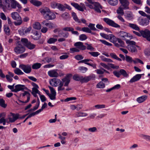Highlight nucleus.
Returning a JSON list of instances; mask_svg holds the SVG:
<instances>
[{
    "label": "nucleus",
    "instance_id": "obj_1",
    "mask_svg": "<svg viewBox=\"0 0 150 150\" xmlns=\"http://www.w3.org/2000/svg\"><path fill=\"white\" fill-rule=\"evenodd\" d=\"M71 74L67 75L66 77L62 79L61 81L59 79L57 78H53L51 80L50 83L54 86H57L58 84L59 86L58 88V91H63L65 89L64 86H68L70 82V78L71 77Z\"/></svg>",
    "mask_w": 150,
    "mask_h": 150
},
{
    "label": "nucleus",
    "instance_id": "obj_2",
    "mask_svg": "<svg viewBox=\"0 0 150 150\" xmlns=\"http://www.w3.org/2000/svg\"><path fill=\"white\" fill-rule=\"evenodd\" d=\"M3 5L2 8L4 12L12 9H15L16 7L18 8H22L21 5L15 0H3Z\"/></svg>",
    "mask_w": 150,
    "mask_h": 150
},
{
    "label": "nucleus",
    "instance_id": "obj_3",
    "mask_svg": "<svg viewBox=\"0 0 150 150\" xmlns=\"http://www.w3.org/2000/svg\"><path fill=\"white\" fill-rule=\"evenodd\" d=\"M85 3L86 6L90 8L94 9L97 13H101V11L100 9H102V7L98 2H96L93 5L90 4L86 2H85Z\"/></svg>",
    "mask_w": 150,
    "mask_h": 150
},
{
    "label": "nucleus",
    "instance_id": "obj_4",
    "mask_svg": "<svg viewBox=\"0 0 150 150\" xmlns=\"http://www.w3.org/2000/svg\"><path fill=\"white\" fill-rule=\"evenodd\" d=\"M61 32L59 33V35L60 37H63L64 38H67L69 35V33L67 31H71L73 34H75V31H74V29L71 27H66L64 28Z\"/></svg>",
    "mask_w": 150,
    "mask_h": 150
},
{
    "label": "nucleus",
    "instance_id": "obj_5",
    "mask_svg": "<svg viewBox=\"0 0 150 150\" xmlns=\"http://www.w3.org/2000/svg\"><path fill=\"white\" fill-rule=\"evenodd\" d=\"M11 15L13 19L17 21L16 22H14L15 25L16 26L22 24V21L21 18L17 12H13L11 14Z\"/></svg>",
    "mask_w": 150,
    "mask_h": 150
},
{
    "label": "nucleus",
    "instance_id": "obj_6",
    "mask_svg": "<svg viewBox=\"0 0 150 150\" xmlns=\"http://www.w3.org/2000/svg\"><path fill=\"white\" fill-rule=\"evenodd\" d=\"M19 115L15 114L13 113H11V115L8 116V118L6 119V122L8 123L9 122H13L19 118Z\"/></svg>",
    "mask_w": 150,
    "mask_h": 150
},
{
    "label": "nucleus",
    "instance_id": "obj_7",
    "mask_svg": "<svg viewBox=\"0 0 150 150\" xmlns=\"http://www.w3.org/2000/svg\"><path fill=\"white\" fill-rule=\"evenodd\" d=\"M19 67L26 73L29 74L31 71V67L30 65L21 64L19 65Z\"/></svg>",
    "mask_w": 150,
    "mask_h": 150
},
{
    "label": "nucleus",
    "instance_id": "obj_8",
    "mask_svg": "<svg viewBox=\"0 0 150 150\" xmlns=\"http://www.w3.org/2000/svg\"><path fill=\"white\" fill-rule=\"evenodd\" d=\"M103 21L108 25L113 27L119 28L120 26L115 23L113 21L108 18H104Z\"/></svg>",
    "mask_w": 150,
    "mask_h": 150
},
{
    "label": "nucleus",
    "instance_id": "obj_9",
    "mask_svg": "<svg viewBox=\"0 0 150 150\" xmlns=\"http://www.w3.org/2000/svg\"><path fill=\"white\" fill-rule=\"evenodd\" d=\"M25 50V47L22 45L18 44L14 49V52L17 54H21Z\"/></svg>",
    "mask_w": 150,
    "mask_h": 150
},
{
    "label": "nucleus",
    "instance_id": "obj_10",
    "mask_svg": "<svg viewBox=\"0 0 150 150\" xmlns=\"http://www.w3.org/2000/svg\"><path fill=\"white\" fill-rule=\"evenodd\" d=\"M21 94L23 96H24L26 95L27 96V100L25 101H23L20 100H18V101L19 103H17L20 105H23V103H26L28 102L30 100V94L27 91H25L24 93L21 94Z\"/></svg>",
    "mask_w": 150,
    "mask_h": 150
},
{
    "label": "nucleus",
    "instance_id": "obj_11",
    "mask_svg": "<svg viewBox=\"0 0 150 150\" xmlns=\"http://www.w3.org/2000/svg\"><path fill=\"white\" fill-rule=\"evenodd\" d=\"M86 49V47L83 45V43L80 42H76V52L79 51V50H84Z\"/></svg>",
    "mask_w": 150,
    "mask_h": 150
},
{
    "label": "nucleus",
    "instance_id": "obj_12",
    "mask_svg": "<svg viewBox=\"0 0 150 150\" xmlns=\"http://www.w3.org/2000/svg\"><path fill=\"white\" fill-rule=\"evenodd\" d=\"M121 4L120 6L122 7L124 10H127L129 9V3L127 0H119Z\"/></svg>",
    "mask_w": 150,
    "mask_h": 150
},
{
    "label": "nucleus",
    "instance_id": "obj_13",
    "mask_svg": "<svg viewBox=\"0 0 150 150\" xmlns=\"http://www.w3.org/2000/svg\"><path fill=\"white\" fill-rule=\"evenodd\" d=\"M31 29V28L29 27L28 28H22L21 29L18 30L19 34L21 35H23L25 34L29 33Z\"/></svg>",
    "mask_w": 150,
    "mask_h": 150
},
{
    "label": "nucleus",
    "instance_id": "obj_14",
    "mask_svg": "<svg viewBox=\"0 0 150 150\" xmlns=\"http://www.w3.org/2000/svg\"><path fill=\"white\" fill-rule=\"evenodd\" d=\"M138 21L139 24L142 26L147 25L149 23V21L148 19L144 18H139Z\"/></svg>",
    "mask_w": 150,
    "mask_h": 150
},
{
    "label": "nucleus",
    "instance_id": "obj_15",
    "mask_svg": "<svg viewBox=\"0 0 150 150\" xmlns=\"http://www.w3.org/2000/svg\"><path fill=\"white\" fill-rule=\"evenodd\" d=\"M15 89L12 91L15 92H17L20 91H23L24 89H27V88L25 86L23 85H17L15 86Z\"/></svg>",
    "mask_w": 150,
    "mask_h": 150
},
{
    "label": "nucleus",
    "instance_id": "obj_16",
    "mask_svg": "<svg viewBox=\"0 0 150 150\" xmlns=\"http://www.w3.org/2000/svg\"><path fill=\"white\" fill-rule=\"evenodd\" d=\"M95 75L94 74H91L88 76L83 77L82 80V83H87L91 80L95 78Z\"/></svg>",
    "mask_w": 150,
    "mask_h": 150
},
{
    "label": "nucleus",
    "instance_id": "obj_17",
    "mask_svg": "<svg viewBox=\"0 0 150 150\" xmlns=\"http://www.w3.org/2000/svg\"><path fill=\"white\" fill-rule=\"evenodd\" d=\"M56 17L55 14L50 10L47 14L45 16V18L47 20H51L54 19Z\"/></svg>",
    "mask_w": 150,
    "mask_h": 150
},
{
    "label": "nucleus",
    "instance_id": "obj_18",
    "mask_svg": "<svg viewBox=\"0 0 150 150\" xmlns=\"http://www.w3.org/2000/svg\"><path fill=\"white\" fill-rule=\"evenodd\" d=\"M57 69H54L49 71H48V75L52 77H57L59 76V74L57 72Z\"/></svg>",
    "mask_w": 150,
    "mask_h": 150
},
{
    "label": "nucleus",
    "instance_id": "obj_19",
    "mask_svg": "<svg viewBox=\"0 0 150 150\" xmlns=\"http://www.w3.org/2000/svg\"><path fill=\"white\" fill-rule=\"evenodd\" d=\"M144 75V74H136L130 80L129 82L132 83L139 80L142 75Z\"/></svg>",
    "mask_w": 150,
    "mask_h": 150
},
{
    "label": "nucleus",
    "instance_id": "obj_20",
    "mask_svg": "<svg viewBox=\"0 0 150 150\" xmlns=\"http://www.w3.org/2000/svg\"><path fill=\"white\" fill-rule=\"evenodd\" d=\"M32 33L33 35H32L31 36L32 38L35 40H38L40 38V35L38 32L34 30L32 31Z\"/></svg>",
    "mask_w": 150,
    "mask_h": 150
},
{
    "label": "nucleus",
    "instance_id": "obj_21",
    "mask_svg": "<svg viewBox=\"0 0 150 150\" xmlns=\"http://www.w3.org/2000/svg\"><path fill=\"white\" fill-rule=\"evenodd\" d=\"M85 8V5L83 3H81L80 5L76 3V9L79 11L83 12L84 11V9Z\"/></svg>",
    "mask_w": 150,
    "mask_h": 150
},
{
    "label": "nucleus",
    "instance_id": "obj_22",
    "mask_svg": "<svg viewBox=\"0 0 150 150\" xmlns=\"http://www.w3.org/2000/svg\"><path fill=\"white\" fill-rule=\"evenodd\" d=\"M147 98L148 96H147L143 95L138 98L136 100L138 103H140L145 101Z\"/></svg>",
    "mask_w": 150,
    "mask_h": 150
},
{
    "label": "nucleus",
    "instance_id": "obj_23",
    "mask_svg": "<svg viewBox=\"0 0 150 150\" xmlns=\"http://www.w3.org/2000/svg\"><path fill=\"white\" fill-rule=\"evenodd\" d=\"M50 10L47 7H44L40 8V11L42 15L44 16V17L48 13Z\"/></svg>",
    "mask_w": 150,
    "mask_h": 150
},
{
    "label": "nucleus",
    "instance_id": "obj_24",
    "mask_svg": "<svg viewBox=\"0 0 150 150\" xmlns=\"http://www.w3.org/2000/svg\"><path fill=\"white\" fill-rule=\"evenodd\" d=\"M117 41L118 43L116 42L115 44V46L117 47H123L125 46L124 42L119 38H117Z\"/></svg>",
    "mask_w": 150,
    "mask_h": 150
},
{
    "label": "nucleus",
    "instance_id": "obj_25",
    "mask_svg": "<svg viewBox=\"0 0 150 150\" xmlns=\"http://www.w3.org/2000/svg\"><path fill=\"white\" fill-rule=\"evenodd\" d=\"M141 33V36H142L144 38H145L150 33V31L148 29H145L144 30H141L139 31Z\"/></svg>",
    "mask_w": 150,
    "mask_h": 150
},
{
    "label": "nucleus",
    "instance_id": "obj_26",
    "mask_svg": "<svg viewBox=\"0 0 150 150\" xmlns=\"http://www.w3.org/2000/svg\"><path fill=\"white\" fill-rule=\"evenodd\" d=\"M117 38L112 34H109V39L110 41L114 44V45L116 43Z\"/></svg>",
    "mask_w": 150,
    "mask_h": 150
},
{
    "label": "nucleus",
    "instance_id": "obj_27",
    "mask_svg": "<svg viewBox=\"0 0 150 150\" xmlns=\"http://www.w3.org/2000/svg\"><path fill=\"white\" fill-rule=\"evenodd\" d=\"M119 35L121 38H124L125 37L132 38V36H129L126 32L124 31H121L119 33Z\"/></svg>",
    "mask_w": 150,
    "mask_h": 150
},
{
    "label": "nucleus",
    "instance_id": "obj_28",
    "mask_svg": "<svg viewBox=\"0 0 150 150\" xmlns=\"http://www.w3.org/2000/svg\"><path fill=\"white\" fill-rule=\"evenodd\" d=\"M128 50L132 52H136L137 50L135 45H128Z\"/></svg>",
    "mask_w": 150,
    "mask_h": 150
},
{
    "label": "nucleus",
    "instance_id": "obj_29",
    "mask_svg": "<svg viewBox=\"0 0 150 150\" xmlns=\"http://www.w3.org/2000/svg\"><path fill=\"white\" fill-rule=\"evenodd\" d=\"M88 114L87 113L81 112H78L76 113V117H86L87 116Z\"/></svg>",
    "mask_w": 150,
    "mask_h": 150
},
{
    "label": "nucleus",
    "instance_id": "obj_30",
    "mask_svg": "<svg viewBox=\"0 0 150 150\" xmlns=\"http://www.w3.org/2000/svg\"><path fill=\"white\" fill-rule=\"evenodd\" d=\"M128 26L129 27L134 30L138 31L140 30L139 27L136 24L129 23Z\"/></svg>",
    "mask_w": 150,
    "mask_h": 150
},
{
    "label": "nucleus",
    "instance_id": "obj_31",
    "mask_svg": "<svg viewBox=\"0 0 150 150\" xmlns=\"http://www.w3.org/2000/svg\"><path fill=\"white\" fill-rule=\"evenodd\" d=\"M30 2L31 4L37 6H39L42 4L41 1L36 0H31Z\"/></svg>",
    "mask_w": 150,
    "mask_h": 150
},
{
    "label": "nucleus",
    "instance_id": "obj_32",
    "mask_svg": "<svg viewBox=\"0 0 150 150\" xmlns=\"http://www.w3.org/2000/svg\"><path fill=\"white\" fill-rule=\"evenodd\" d=\"M125 17L128 20H131L133 18L132 13L130 11H127L125 14Z\"/></svg>",
    "mask_w": 150,
    "mask_h": 150
},
{
    "label": "nucleus",
    "instance_id": "obj_33",
    "mask_svg": "<svg viewBox=\"0 0 150 150\" xmlns=\"http://www.w3.org/2000/svg\"><path fill=\"white\" fill-rule=\"evenodd\" d=\"M33 28L35 29L39 30L41 28V26L39 22H35L33 24Z\"/></svg>",
    "mask_w": 150,
    "mask_h": 150
},
{
    "label": "nucleus",
    "instance_id": "obj_34",
    "mask_svg": "<svg viewBox=\"0 0 150 150\" xmlns=\"http://www.w3.org/2000/svg\"><path fill=\"white\" fill-rule=\"evenodd\" d=\"M85 131H88L90 132L93 133L97 131V128L96 127H93L88 128V129H85Z\"/></svg>",
    "mask_w": 150,
    "mask_h": 150
},
{
    "label": "nucleus",
    "instance_id": "obj_35",
    "mask_svg": "<svg viewBox=\"0 0 150 150\" xmlns=\"http://www.w3.org/2000/svg\"><path fill=\"white\" fill-rule=\"evenodd\" d=\"M108 3L111 5H116L118 3L117 0H107Z\"/></svg>",
    "mask_w": 150,
    "mask_h": 150
},
{
    "label": "nucleus",
    "instance_id": "obj_36",
    "mask_svg": "<svg viewBox=\"0 0 150 150\" xmlns=\"http://www.w3.org/2000/svg\"><path fill=\"white\" fill-rule=\"evenodd\" d=\"M4 31L7 35H9L10 34V30L8 26L7 25L4 26Z\"/></svg>",
    "mask_w": 150,
    "mask_h": 150
},
{
    "label": "nucleus",
    "instance_id": "obj_37",
    "mask_svg": "<svg viewBox=\"0 0 150 150\" xmlns=\"http://www.w3.org/2000/svg\"><path fill=\"white\" fill-rule=\"evenodd\" d=\"M57 41V39L53 38H50L47 41V42L49 44H53Z\"/></svg>",
    "mask_w": 150,
    "mask_h": 150
},
{
    "label": "nucleus",
    "instance_id": "obj_38",
    "mask_svg": "<svg viewBox=\"0 0 150 150\" xmlns=\"http://www.w3.org/2000/svg\"><path fill=\"white\" fill-rule=\"evenodd\" d=\"M88 68L84 67H80L78 68V70L79 71L84 73H86L88 70Z\"/></svg>",
    "mask_w": 150,
    "mask_h": 150
},
{
    "label": "nucleus",
    "instance_id": "obj_39",
    "mask_svg": "<svg viewBox=\"0 0 150 150\" xmlns=\"http://www.w3.org/2000/svg\"><path fill=\"white\" fill-rule=\"evenodd\" d=\"M123 9H124L123 8H122V7L120 6L117 10V13L121 15H123L124 14Z\"/></svg>",
    "mask_w": 150,
    "mask_h": 150
},
{
    "label": "nucleus",
    "instance_id": "obj_40",
    "mask_svg": "<svg viewBox=\"0 0 150 150\" xmlns=\"http://www.w3.org/2000/svg\"><path fill=\"white\" fill-rule=\"evenodd\" d=\"M41 65V64L40 63H35L32 66V68L33 69H38L40 68Z\"/></svg>",
    "mask_w": 150,
    "mask_h": 150
},
{
    "label": "nucleus",
    "instance_id": "obj_41",
    "mask_svg": "<svg viewBox=\"0 0 150 150\" xmlns=\"http://www.w3.org/2000/svg\"><path fill=\"white\" fill-rule=\"evenodd\" d=\"M36 46L35 45L29 42L26 47L30 50H32L34 49Z\"/></svg>",
    "mask_w": 150,
    "mask_h": 150
},
{
    "label": "nucleus",
    "instance_id": "obj_42",
    "mask_svg": "<svg viewBox=\"0 0 150 150\" xmlns=\"http://www.w3.org/2000/svg\"><path fill=\"white\" fill-rule=\"evenodd\" d=\"M14 73L17 75H23L24 74V73L18 68H16L14 70Z\"/></svg>",
    "mask_w": 150,
    "mask_h": 150
},
{
    "label": "nucleus",
    "instance_id": "obj_43",
    "mask_svg": "<svg viewBox=\"0 0 150 150\" xmlns=\"http://www.w3.org/2000/svg\"><path fill=\"white\" fill-rule=\"evenodd\" d=\"M120 74L122 75L124 77H127L128 76L126 71L124 69H120Z\"/></svg>",
    "mask_w": 150,
    "mask_h": 150
},
{
    "label": "nucleus",
    "instance_id": "obj_44",
    "mask_svg": "<svg viewBox=\"0 0 150 150\" xmlns=\"http://www.w3.org/2000/svg\"><path fill=\"white\" fill-rule=\"evenodd\" d=\"M0 106L4 108H5L7 106L5 103V100L2 98L0 99Z\"/></svg>",
    "mask_w": 150,
    "mask_h": 150
},
{
    "label": "nucleus",
    "instance_id": "obj_45",
    "mask_svg": "<svg viewBox=\"0 0 150 150\" xmlns=\"http://www.w3.org/2000/svg\"><path fill=\"white\" fill-rule=\"evenodd\" d=\"M99 41L105 45L110 46H111L112 45V44L111 43H109L105 40H99Z\"/></svg>",
    "mask_w": 150,
    "mask_h": 150
},
{
    "label": "nucleus",
    "instance_id": "obj_46",
    "mask_svg": "<svg viewBox=\"0 0 150 150\" xmlns=\"http://www.w3.org/2000/svg\"><path fill=\"white\" fill-rule=\"evenodd\" d=\"M96 86L98 88H103L105 87V85L103 82L100 81L97 84Z\"/></svg>",
    "mask_w": 150,
    "mask_h": 150
},
{
    "label": "nucleus",
    "instance_id": "obj_47",
    "mask_svg": "<svg viewBox=\"0 0 150 150\" xmlns=\"http://www.w3.org/2000/svg\"><path fill=\"white\" fill-rule=\"evenodd\" d=\"M57 8L61 11H64L65 10V6L59 3L57 5Z\"/></svg>",
    "mask_w": 150,
    "mask_h": 150
},
{
    "label": "nucleus",
    "instance_id": "obj_48",
    "mask_svg": "<svg viewBox=\"0 0 150 150\" xmlns=\"http://www.w3.org/2000/svg\"><path fill=\"white\" fill-rule=\"evenodd\" d=\"M21 41L23 45L25 46H26L28 43L29 42L28 41V40L27 39L25 38H22L21 40Z\"/></svg>",
    "mask_w": 150,
    "mask_h": 150
},
{
    "label": "nucleus",
    "instance_id": "obj_49",
    "mask_svg": "<svg viewBox=\"0 0 150 150\" xmlns=\"http://www.w3.org/2000/svg\"><path fill=\"white\" fill-rule=\"evenodd\" d=\"M88 53L94 57H97L100 54L98 52H89Z\"/></svg>",
    "mask_w": 150,
    "mask_h": 150
},
{
    "label": "nucleus",
    "instance_id": "obj_50",
    "mask_svg": "<svg viewBox=\"0 0 150 150\" xmlns=\"http://www.w3.org/2000/svg\"><path fill=\"white\" fill-rule=\"evenodd\" d=\"M87 39V37L84 34L81 35L79 36V39L80 40L83 41Z\"/></svg>",
    "mask_w": 150,
    "mask_h": 150
},
{
    "label": "nucleus",
    "instance_id": "obj_51",
    "mask_svg": "<svg viewBox=\"0 0 150 150\" xmlns=\"http://www.w3.org/2000/svg\"><path fill=\"white\" fill-rule=\"evenodd\" d=\"M61 16L65 20L67 19L69 17V14L67 12H65L62 14Z\"/></svg>",
    "mask_w": 150,
    "mask_h": 150
},
{
    "label": "nucleus",
    "instance_id": "obj_52",
    "mask_svg": "<svg viewBox=\"0 0 150 150\" xmlns=\"http://www.w3.org/2000/svg\"><path fill=\"white\" fill-rule=\"evenodd\" d=\"M95 25L94 24L90 23L88 25V27L90 28L91 30H92L94 31H96L97 30L95 28Z\"/></svg>",
    "mask_w": 150,
    "mask_h": 150
},
{
    "label": "nucleus",
    "instance_id": "obj_53",
    "mask_svg": "<svg viewBox=\"0 0 150 150\" xmlns=\"http://www.w3.org/2000/svg\"><path fill=\"white\" fill-rule=\"evenodd\" d=\"M133 62L134 64H137L139 63L142 64H144L143 62L140 59L138 58H135L134 60H133Z\"/></svg>",
    "mask_w": 150,
    "mask_h": 150
},
{
    "label": "nucleus",
    "instance_id": "obj_54",
    "mask_svg": "<svg viewBox=\"0 0 150 150\" xmlns=\"http://www.w3.org/2000/svg\"><path fill=\"white\" fill-rule=\"evenodd\" d=\"M81 30L85 32L90 33L91 32V30L87 27H83L82 28Z\"/></svg>",
    "mask_w": 150,
    "mask_h": 150
},
{
    "label": "nucleus",
    "instance_id": "obj_55",
    "mask_svg": "<svg viewBox=\"0 0 150 150\" xmlns=\"http://www.w3.org/2000/svg\"><path fill=\"white\" fill-rule=\"evenodd\" d=\"M125 58L127 62L130 63L133 62V60L131 57L126 55L125 56Z\"/></svg>",
    "mask_w": 150,
    "mask_h": 150
},
{
    "label": "nucleus",
    "instance_id": "obj_56",
    "mask_svg": "<svg viewBox=\"0 0 150 150\" xmlns=\"http://www.w3.org/2000/svg\"><path fill=\"white\" fill-rule=\"evenodd\" d=\"M49 88L50 90L51 94L55 95H56V92L54 89L53 87L49 86Z\"/></svg>",
    "mask_w": 150,
    "mask_h": 150
},
{
    "label": "nucleus",
    "instance_id": "obj_57",
    "mask_svg": "<svg viewBox=\"0 0 150 150\" xmlns=\"http://www.w3.org/2000/svg\"><path fill=\"white\" fill-rule=\"evenodd\" d=\"M100 35L102 37L108 40L109 39V35H108L104 33H100Z\"/></svg>",
    "mask_w": 150,
    "mask_h": 150
},
{
    "label": "nucleus",
    "instance_id": "obj_58",
    "mask_svg": "<svg viewBox=\"0 0 150 150\" xmlns=\"http://www.w3.org/2000/svg\"><path fill=\"white\" fill-rule=\"evenodd\" d=\"M59 3H57L55 2H52L51 3V6L53 8H56L57 7V5H58Z\"/></svg>",
    "mask_w": 150,
    "mask_h": 150
},
{
    "label": "nucleus",
    "instance_id": "obj_59",
    "mask_svg": "<svg viewBox=\"0 0 150 150\" xmlns=\"http://www.w3.org/2000/svg\"><path fill=\"white\" fill-rule=\"evenodd\" d=\"M95 107L97 109H101L105 108V105L104 104L96 105L95 106Z\"/></svg>",
    "mask_w": 150,
    "mask_h": 150
},
{
    "label": "nucleus",
    "instance_id": "obj_60",
    "mask_svg": "<svg viewBox=\"0 0 150 150\" xmlns=\"http://www.w3.org/2000/svg\"><path fill=\"white\" fill-rule=\"evenodd\" d=\"M47 26L48 27V28L50 29H52L55 28L56 27V26L55 25L51 22L49 23L48 25H47Z\"/></svg>",
    "mask_w": 150,
    "mask_h": 150
},
{
    "label": "nucleus",
    "instance_id": "obj_61",
    "mask_svg": "<svg viewBox=\"0 0 150 150\" xmlns=\"http://www.w3.org/2000/svg\"><path fill=\"white\" fill-rule=\"evenodd\" d=\"M83 76L78 75H76V81H80L82 83Z\"/></svg>",
    "mask_w": 150,
    "mask_h": 150
},
{
    "label": "nucleus",
    "instance_id": "obj_62",
    "mask_svg": "<svg viewBox=\"0 0 150 150\" xmlns=\"http://www.w3.org/2000/svg\"><path fill=\"white\" fill-rule=\"evenodd\" d=\"M126 42L127 44H129V45H135L136 44V42L134 41L129 40H126Z\"/></svg>",
    "mask_w": 150,
    "mask_h": 150
},
{
    "label": "nucleus",
    "instance_id": "obj_63",
    "mask_svg": "<svg viewBox=\"0 0 150 150\" xmlns=\"http://www.w3.org/2000/svg\"><path fill=\"white\" fill-rule=\"evenodd\" d=\"M108 65L110 67L113 69H118L119 67L118 66H115L112 63H109Z\"/></svg>",
    "mask_w": 150,
    "mask_h": 150
},
{
    "label": "nucleus",
    "instance_id": "obj_64",
    "mask_svg": "<svg viewBox=\"0 0 150 150\" xmlns=\"http://www.w3.org/2000/svg\"><path fill=\"white\" fill-rule=\"evenodd\" d=\"M102 69L103 68H101L100 69H98L95 70V71L96 72V73L99 74H104V71Z\"/></svg>",
    "mask_w": 150,
    "mask_h": 150
}]
</instances>
